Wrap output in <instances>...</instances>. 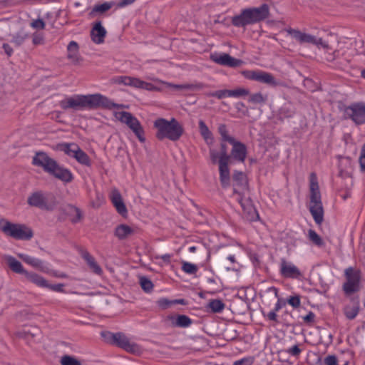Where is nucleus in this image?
<instances>
[{"mask_svg": "<svg viewBox=\"0 0 365 365\" xmlns=\"http://www.w3.org/2000/svg\"><path fill=\"white\" fill-rule=\"evenodd\" d=\"M132 233L133 230L125 225H120L118 226L115 231V236L120 240L126 238Z\"/></svg>", "mask_w": 365, "mask_h": 365, "instance_id": "36", "label": "nucleus"}, {"mask_svg": "<svg viewBox=\"0 0 365 365\" xmlns=\"http://www.w3.org/2000/svg\"><path fill=\"white\" fill-rule=\"evenodd\" d=\"M55 163L53 158L43 152L36 153L33 158V164L41 167L47 173L50 171Z\"/></svg>", "mask_w": 365, "mask_h": 365, "instance_id": "16", "label": "nucleus"}, {"mask_svg": "<svg viewBox=\"0 0 365 365\" xmlns=\"http://www.w3.org/2000/svg\"><path fill=\"white\" fill-rule=\"evenodd\" d=\"M220 155H221L220 151L218 152L217 150H216L213 148L210 149V159L213 163H216L217 162H218V164L220 165Z\"/></svg>", "mask_w": 365, "mask_h": 365, "instance_id": "50", "label": "nucleus"}, {"mask_svg": "<svg viewBox=\"0 0 365 365\" xmlns=\"http://www.w3.org/2000/svg\"><path fill=\"white\" fill-rule=\"evenodd\" d=\"M230 91V97L240 98L241 96H247L249 94V91L244 88H237Z\"/></svg>", "mask_w": 365, "mask_h": 365, "instance_id": "46", "label": "nucleus"}, {"mask_svg": "<svg viewBox=\"0 0 365 365\" xmlns=\"http://www.w3.org/2000/svg\"><path fill=\"white\" fill-rule=\"evenodd\" d=\"M67 57L74 64L80 61L78 46L76 41H71L67 46Z\"/></svg>", "mask_w": 365, "mask_h": 365, "instance_id": "27", "label": "nucleus"}, {"mask_svg": "<svg viewBox=\"0 0 365 365\" xmlns=\"http://www.w3.org/2000/svg\"><path fill=\"white\" fill-rule=\"evenodd\" d=\"M359 310V302H353L351 304H349L345 307L344 308V314L349 319H354Z\"/></svg>", "mask_w": 365, "mask_h": 365, "instance_id": "35", "label": "nucleus"}, {"mask_svg": "<svg viewBox=\"0 0 365 365\" xmlns=\"http://www.w3.org/2000/svg\"><path fill=\"white\" fill-rule=\"evenodd\" d=\"M61 365H81V362L73 356L66 355L61 359Z\"/></svg>", "mask_w": 365, "mask_h": 365, "instance_id": "44", "label": "nucleus"}, {"mask_svg": "<svg viewBox=\"0 0 365 365\" xmlns=\"http://www.w3.org/2000/svg\"><path fill=\"white\" fill-rule=\"evenodd\" d=\"M309 210L316 223L320 224L323 220L324 212L317 177L315 173H311L309 176Z\"/></svg>", "mask_w": 365, "mask_h": 365, "instance_id": "4", "label": "nucleus"}, {"mask_svg": "<svg viewBox=\"0 0 365 365\" xmlns=\"http://www.w3.org/2000/svg\"><path fill=\"white\" fill-rule=\"evenodd\" d=\"M225 307V303L222 300L217 299L210 300L206 306L208 312L215 314L222 313Z\"/></svg>", "mask_w": 365, "mask_h": 365, "instance_id": "30", "label": "nucleus"}, {"mask_svg": "<svg viewBox=\"0 0 365 365\" xmlns=\"http://www.w3.org/2000/svg\"><path fill=\"white\" fill-rule=\"evenodd\" d=\"M243 76L249 80L256 81L260 83H264L270 86H277L279 83L276 81L274 77L265 71L259 70H247L242 72Z\"/></svg>", "mask_w": 365, "mask_h": 365, "instance_id": "12", "label": "nucleus"}, {"mask_svg": "<svg viewBox=\"0 0 365 365\" xmlns=\"http://www.w3.org/2000/svg\"><path fill=\"white\" fill-rule=\"evenodd\" d=\"M2 48L4 49V51H5V53L9 56H11L12 53H13V49L11 47V46L8 43H4L3 46H2Z\"/></svg>", "mask_w": 365, "mask_h": 365, "instance_id": "62", "label": "nucleus"}, {"mask_svg": "<svg viewBox=\"0 0 365 365\" xmlns=\"http://www.w3.org/2000/svg\"><path fill=\"white\" fill-rule=\"evenodd\" d=\"M267 317L271 320V321H274V322H277V312H275L274 311L272 310L270 311L267 314Z\"/></svg>", "mask_w": 365, "mask_h": 365, "instance_id": "64", "label": "nucleus"}, {"mask_svg": "<svg viewBox=\"0 0 365 365\" xmlns=\"http://www.w3.org/2000/svg\"><path fill=\"white\" fill-rule=\"evenodd\" d=\"M252 361L250 359H242L234 362V365H251Z\"/></svg>", "mask_w": 365, "mask_h": 365, "instance_id": "60", "label": "nucleus"}, {"mask_svg": "<svg viewBox=\"0 0 365 365\" xmlns=\"http://www.w3.org/2000/svg\"><path fill=\"white\" fill-rule=\"evenodd\" d=\"M314 45H316L318 47H322L323 48L328 49L329 48V44L327 42L324 41L322 38H317L314 36Z\"/></svg>", "mask_w": 365, "mask_h": 365, "instance_id": "55", "label": "nucleus"}, {"mask_svg": "<svg viewBox=\"0 0 365 365\" xmlns=\"http://www.w3.org/2000/svg\"><path fill=\"white\" fill-rule=\"evenodd\" d=\"M359 164L362 171L365 172V143L362 146L360 158H359Z\"/></svg>", "mask_w": 365, "mask_h": 365, "instance_id": "54", "label": "nucleus"}, {"mask_svg": "<svg viewBox=\"0 0 365 365\" xmlns=\"http://www.w3.org/2000/svg\"><path fill=\"white\" fill-rule=\"evenodd\" d=\"M18 256L26 263L32 266L33 267L39 269L41 271L46 270V267L44 266L43 262L41 259L22 253L18 254Z\"/></svg>", "mask_w": 365, "mask_h": 365, "instance_id": "26", "label": "nucleus"}, {"mask_svg": "<svg viewBox=\"0 0 365 365\" xmlns=\"http://www.w3.org/2000/svg\"><path fill=\"white\" fill-rule=\"evenodd\" d=\"M59 149L68 156L75 158L79 163L90 165L91 161L87 154L75 143H62L58 145Z\"/></svg>", "mask_w": 365, "mask_h": 365, "instance_id": "10", "label": "nucleus"}, {"mask_svg": "<svg viewBox=\"0 0 365 365\" xmlns=\"http://www.w3.org/2000/svg\"><path fill=\"white\" fill-rule=\"evenodd\" d=\"M139 282H140V284L142 289L145 292H149L153 289V282H151V280H150L146 277H143V276L140 277Z\"/></svg>", "mask_w": 365, "mask_h": 365, "instance_id": "42", "label": "nucleus"}, {"mask_svg": "<svg viewBox=\"0 0 365 365\" xmlns=\"http://www.w3.org/2000/svg\"><path fill=\"white\" fill-rule=\"evenodd\" d=\"M154 126L157 129L156 137L159 140L168 138L172 141H176L183 133L182 125L175 118L170 120L158 118L155 121Z\"/></svg>", "mask_w": 365, "mask_h": 365, "instance_id": "2", "label": "nucleus"}, {"mask_svg": "<svg viewBox=\"0 0 365 365\" xmlns=\"http://www.w3.org/2000/svg\"><path fill=\"white\" fill-rule=\"evenodd\" d=\"M293 110L291 109L290 106H284L281 109V114L284 117H290L292 115Z\"/></svg>", "mask_w": 365, "mask_h": 365, "instance_id": "58", "label": "nucleus"}, {"mask_svg": "<svg viewBox=\"0 0 365 365\" xmlns=\"http://www.w3.org/2000/svg\"><path fill=\"white\" fill-rule=\"evenodd\" d=\"M352 162L350 158L343 157L340 158L339 163V168L340 170V174L342 176L349 175L350 170H351Z\"/></svg>", "mask_w": 365, "mask_h": 365, "instance_id": "31", "label": "nucleus"}, {"mask_svg": "<svg viewBox=\"0 0 365 365\" xmlns=\"http://www.w3.org/2000/svg\"><path fill=\"white\" fill-rule=\"evenodd\" d=\"M199 130L207 144L211 145L213 143L212 135L203 120L199 121Z\"/></svg>", "mask_w": 365, "mask_h": 365, "instance_id": "34", "label": "nucleus"}, {"mask_svg": "<svg viewBox=\"0 0 365 365\" xmlns=\"http://www.w3.org/2000/svg\"><path fill=\"white\" fill-rule=\"evenodd\" d=\"M115 82L118 84L128 86L138 89H143L146 91H157L159 88L148 82L140 80V78L127 76H118L115 79Z\"/></svg>", "mask_w": 365, "mask_h": 365, "instance_id": "11", "label": "nucleus"}, {"mask_svg": "<svg viewBox=\"0 0 365 365\" xmlns=\"http://www.w3.org/2000/svg\"><path fill=\"white\" fill-rule=\"evenodd\" d=\"M106 34V31L101 23H96L91 31L92 40L96 43H101L103 41Z\"/></svg>", "mask_w": 365, "mask_h": 365, "instance_id": "25", "label": "nucleus"}, {"mask_svg": "<svg viewBox=\"0 0 365 365\" xmlns=\"http://www.w3.org/2000/svg\"><path fill=\"white\" fill-rule=\"evenodd\" d=\"M158 306L162 309H167L171 305L174 304L173 300H169L165 298L160 299L158 301Z\"/></svg>", "mask_w": 365, "mask_h": 365, "instance_id": "52", "label": "nucleus"}, {"mask_svg": "<svg viewBox=\"0 0 365 365\" xmlns=\"http://www.w3.org/2000/svg\"><path fill=\"white\" fill-rule=\"evenodd\" d=\"M344 274L346 282L343 285V289L346 294H351L359 292L361 288V272L356 269L349 267L345 269Z\"/></svg>", "mask_w": 365, "mask_h": 365, "instance_id": "9", "label": "nucleus"}, {"mask_svg": "<svg viewBox=\"0 0 365 365\" xmlns=\"http://www.w3.org/2000/svg\"><path fill=\"white\" fill-rule=\"evenodd\" d=\"M287 303L294 308H298L301 304V300L299 295H294L289 297L287 299Z\"/></svg>", "mask_w": 365, "mask_h": 365, "instance_id": "49", "label": "nucleus"}, {"mask_svg": "<svg viewBox=\"0 0 365 365\" xmlns=\"http://www.w3.org/2000/svg\"><path fill=\"white\" fill-rule=\"evenodd\" d=\"M30 26L33 29H35L37 30H41L45 28L46 24L42 19H38L32 21L30 24Z\"/></svg>", "mask_w": 365, "mask_h": 365, "instance_id": "51", "label": "nucleus"}, {"mask_svg": "<svg viewBox=\"0 0 365 365\" xmlns=\"http://www.w3.org/2000/svg\"><path fill=\"white\" fill-rule=\"evenodd\" d=\"M280 271L283 277L287 278H298L302 274L297 266L290 262L282 260L280 264Z\"/></svg>", "mask_w": 365, "mask_h": 365, "instance_id": "18", "label": "nucleus"}, {"mask_svg": "<svg viewBox=\"0 0 365 365\" xmlns=\"http://www.w3.org/2000/svg\"><path fill=\"white\" fill-rule=\"evenodd\" d=\"M218 132L220 134L222 140L224 141H227L228 143H233L235 138L228 134V131L227 130V127L224 124H221L218 127Z\"/></svg>", "mask_w": 365, "mask_h": 365, "instance_id": "41", "label": "nucleus"}, {"mask_svg": "<svg viewBox=\"0 0 365 365\" xmlns=\"http://www.w3.org/2000/svg\"><path fill=\"white\" fill-rule=\"evenodd\" d=\"M267 101V97L261 93H256L250 96L249 101L254 104H262Z\"/></svg>", "mask_w": 365, "mask_h": 365, "instance_id": "43", "label": "nucleus"}, {"mask_svg": "<svg viewBox=\"0 0 365 365\" xmlns=\"http://www.w3.org/2000/svg\"><path fill=\"white\" fill-rule=\"evenodd\" d=\"M4 259L10 269L16 273L23 274L25 275V273L27 272L24 268L21 263L16 259L14 257L10 255H6L4 257Z\"/></svg>", "mask_w": 365, "mask_h": 365, "instance_id": "28", "label": "nucleus"}, {"mask_svg": "<svg viewBox=\"0 0 365 365\" xmlns=\"http://www.w3.org/2000/svg\"><path fill=\"white\" fill-rule=\"evenodd\" d=\"M268 14L269 7L267 4H262L259 7L247 8L232 19V24L238 27L245 26L266 19Z\"/></svg>", "mask_w": 365, "mask_h": 365, "instance_id": "3", "label": "nucleus"}, {"mask_svg": "<svg viewBox=\"0 0 365 365\" xmlns=\"http://www.w3.org/2000/svg\"><path fill=\"white\" fill-rule=\"evenodd\" d=\"M233 192L236 200L240 202L245 217L250 221L258 219V213L249 197V190L246 175L242 172L233 174Z\"/></svg>", "mask_w": 365, "mask_h": 365, "instance_id": "1", "label": "nucleus"}, {"mask_svg": "<svg viewBox=\"0 0 365 365\" xmlns=\"http://www.w3.org/2000/svg\"><path fill=\"white\" fill-rule=\"evenodd\" d=\"M288 33L291 35L292 38L300 43H307L313 44L314 36L294 29L289 30Z\"/></svg>", "mask_w": 365, "mask_h": 365, "instance_id": "24", "label": "nucleus"}, {"mask_svg": "<svg viewBox=\"0 0 365 365\" xmlns=\"http://www.w3.org/2000/svg\"><path fill=\"white\" fill-rule=\"evenodd\" d=\"M210 58L215 63L229 66V67H239L242 65L243 61L240 59L235 58L230 55L225 53H214L210 56Z\"/></svg>", "mask_w": 365, "mask_h": 365, "instance_id": "15", "label": "nucleus"}, {"mask_svg": "<svg viewBox=\"0 0 365 365\" xmlns=\"http://www.w3.org/2000/svg\"><path fill=\"white\" fill-rule=\"evenodd\" d=\"M314 318L315 314L313 312H309L306 316L303 317V320L304 322L312 323L314 322Z\"/></svg>", "mask_w": 365, "mask_h": 365, "instance_id": "59", "label": "nucleus"}, {"mask_svg": "<svg viewBox=\"0 0 365 365\" xmlns=\"http://www.w3.org/2000/svg\"><path fill=\"white\" fill-rule=\"evenodd\" d=\"M83 259L86 260V263L88 264L90 269L93 272L96 274H101L102 273V269L98 265V264L96 262L95 259L88 253L83 254Z\"/></svg>", "mask_w": 365, "mask_h": 365, "instance_id": "33", "label": "nucleus"}, {"mask_svg": "<svg viewBox=\"0 0 365 365\" xmlns=\"http://www.w3.org/2000/svg\"><path fill=\"white\" fill-rule=\"evenodd\" d=\"M325 365H338V360L336 356L329 355L324 359Z\"/></svg>", "mask_w": 365, "mask_h": 365, "instance_id": "56", "label": "nucleus"}, {"mask_svg": "<svg viewBox=\"0 0 365 365\" xmlns=\"http://www.w3.org/2000/svg\"><path fill=\"white\" fill-rule=\"evenodd\" d=\"M63 287L64 285L63 284H52L48 282V286H46V288L57 292H63Z\"/></svg>", "mask_w": 365, "mask_h": 365, "instance_id": "53", "label": "nucleus"}, {"mask_svg": "<svg viewBox=\"0 0 365 365\" xmlns=\"http://www.w3.org/2000/svg\"><path fill=\"white\" fill-rule=\"evenodd\" d=\"M309 239L313 242L315 245L321 246L323 244V241L319 235L314 230H310L308 233Z\"/></svg>", "mask_w": 365, "mask_h": 365, "instance_id": "47", "label": "nucleus"}, {"mask_svg": "<svg viewBox=\"0 0 365 365\" xmlns=\"http://www.w3.org/2000/svg\"><path fill=\"white\" fill-rule=\"evenodd\" d=\"M84 108L93 109L103 108L109 110L115 108H125L127 106L113 103L108 98L99 94L83 95Z\"/></svg>", "mask_w": 365, "mask_h": 365, "instance_id": "5", "label": "nucleus"}, {"mask_svg": "<svg viewBox=\"0 0 365 365\" xmlns=\"http://www.w3.org/2000/svg\"><path fill=\"white\" fill-rule=\"evenodd\" d=\"M154 81L155 82L160 83V84L164 85L167 88H173V89H175V90H180V89H183V88H187V86H186V85L172 84V83H167V82H164V81H160L158 79H154Z\"/></svg>", "mask_w": 365, "mask_h": 365, "instance_id": "48", "label": "nucleus"}, {"mask_svg": "<svg viewBox=\"0 0 365 365\" xmlns=\"http://www.w3.org/2000/svg\"><path fill=\"white\" fill-rule=\"evenodd\" d=\"M232 145L231 155L232 158L239 162L243 163L247 156V148L245 144L237 141L235 139L233 143H230Z\"/></svg>", "mask_w": 365, "mask_h": 365, "instance_id": "19", "label": "nucleus"}, {"mask_svg": "<svg viewBox=\"0 0 365 365\" xmlns=\"http://www.w3.org/2000/svg\"><path fill=\"white\" fill-rule=\"evenodd\" d=\"M101 336L106 342L115 344L128 352L135 354L138 353L140 350L136 344L130 341L122 333L114 334L110 331H103L101 332Z\"/></svg>", "mask_w": 365, "mask_h": 365, "instance_id": "7", "label": "nucleus"}, {"mask_svg": "<svg viewBox=\"0 0 365 365\" xmlns=\"http://www.w3.org/2000/svg\"><path fill=\"white\" fill-rule=\"evenodd\" d=\"M48 173L64 182H70L72 180L71 172L68 169L60 166L56 162Z\"/></svg>", "mask_w": 365, "mask_h": 365, "instance_id": "21", "label": "nucleus"}, {"mask_svg": "<svg viewBox=\"0 0 365 365\" xmlns=\"http://www.w3.org/2000/svg\"><path fill=\"white\" fill-rule=\"evenodd\" d=\"M83 95H75L62 100L60 106L63 109H84Z\"/></svg>", "mask_w": 365, "mask_h": 365, "instance_id": "17", "label": "nucleus"}, {"mask_svg": "<svg viewBox=\"0 0 365 365\" xmlns=\"http://www.w3.org/2000/svg\"><path fill=\"white\" fill-rule=\"evenodd\" d=\"M28 203L42 210H52L56 205V202L52 200L51 197L46 196L39 192L33 193L29 197Z\"/></svg>", "mask_w": 365, "mask_h": 365, "instance_id": "13", "label": "nucleus"}, {"mask_svg": "<svg viewBox=\"0 0 365 365\" xmlns=\"http://www.w3.org/2000/svg\"><path fill=\"white\" fill-rule=\"evenodd\" d=\"M182 270L188 274H195L198 271V267L196 264L182 261Z\"/></svg>", "mask_w": 365, "mask_h": 365, "instance_id": "37", "label": "nucleus"}, {"mask_svg": "<svg viewBox=\"0 0 365 365\" xmlns=\"http://www.w3.org/2000/svg\"><path fill=\"white\" fill-rule=\"evenodd\" d=\"M344 114L356 124H362L365 123V105L361 103L352 104L345 109Z\"/></svg>", "mask_w": 365, "mask_h": 365, "instance_id": "14", "label": "nucleus"}, {"mask_svg": "<svg viewBox=\"0 0 365 365\" xmlns=\"http://www.w3.org/2000/svg\"><path fill=\"white\" fill-rule=\"evenodd\" d=\"M29 34L24 30H20L18 32L11 35V42L16 46H21L25 41L29 38Z\"/></svg>", "mask_w": 365, "mask_h": 365, "instance_id": "32", "label": "nucleus"}, {"mask_svg": "<svg viewBox=\"0 0 365 365\" xmlns=\"http://www.w3.org/2000/svg\"><path fill=\"white\" fill-rule=\"evenodd\" d=\"M135 0H121L118 4V6L120 8L125 7L128 5L132 4Z\"/></svg>", "mask_w": 365, "mask_h": 365, "instance_id": "63", "label": "nucleus"}, {"mask_svg": "<svg viewBox=\"0 0 365 365\" xmlns=\"http://www.w3.org/2000/svg\"><path fill=\"white\" fill-rule=\"evenodd\" d=\"M229 161L227 158L224 155V157L220 162L219 171L220 179L222 187H227L230 185V170L228 168Z\"/></svg>", "mask_w": 365, "mask_h": 365, "instance_id": "20", "label": "nucleus"}, {"mask_svg": "<svg viewBox=\"0 0 365 365\" xmlns=\"http://www.w3.org/2000/svg\"><path fill=\"white\" fill-rule=\"evenodd\" d=\"M114 4V2L113 1L104 2L101 4L96 5L92 11L94 13L103 14L108 11Z\"/></svg>", "mask_w": 365, "mask_h": 365, "instance_id": "40", "label": "nucleus"}, {"mask_svg": "<svg viewBox=\"0 0 365 365\" xmlns=\"http://www.w3.org/2000/svg\"><path fill=\"white\" fill-rule=\"evenodd\" d=\"M220 153H221L220 160L222 159V158L224 157V155H225L227 158V161H230V157L227 153V148L224 143L221 144Z\"/></svg>", "mask_w": 365, "mask_h": 365, "instance_id": "61", "label": "nucleus"}, {"mask_svg": "<svg viewBox=\"0 0 365 365\" xmlns=\"http://www.w3.org/2000/svg\"><path fill=\"white\" fill-rule=\"evenodd\" d=\"M110 200L118 212L122 216H125L128 211L123 201L122 197L117 190H112L110 193Z\"/></svg>", "mask_w": 365, "mask_h": 365, "instance_id": "23", "label": "nucleus"}, {"mask_svg": "<svg viewBox=\"0 0 365 365\" xmlns=\"http://www.w3.org/2000/svg\"><path fill=\"white\" fill-rule=\"evenodd\" d=\"M192 323L191 319L185 315H179L175 319V325L179 327H188Z\"/></svg>", "mask_w": 365, "mask_h": 365, "instance_id": "39", "label": "nucleus"}, {"mask_svg": "<svg viewBox=\"0 0 365 365\" xmlns=\"http://www.w3.org/2000/svg\"><path fill=\"white\" fill-rule=\"evenodd\" d=\"M110 200L118 212L122 216H125L128 211L123 201L122 197L117 190H112L110 193Z\"/></svg>", "mask_w": 365, "mask_h": 365, "instance_id": "22", "label": "nucleus"}, {"mask_svg": "<svg viewBox=\"0 0 365 365\" xmlns=\"http://www.w3.org/2000/svg\"><path fill=\"white\" fill-rule=\"evenodd\" d=\"M24 276L29 282L35 284L39 287L46 288V287L48 286V281L44 277L36 273L27 272L25 273Z\"/></svg>", "mask_w": 365, "mask_h": 365, "instance_id": "29", "label": "nucleus"}, {"mask_svg": "<svg viewBox=\"0 0 365 365\" xmlns=\"http://www.w3.org/2000/svg\"><path fill=\"white\" fill-rule=\"evenodd\" d=\"M1 229L4 234L16 240H29L33 237L31 230L21 224H14L6 221L2 223Z\"/></svg>", "mask_w": 365, "mask_h": 365, "instance_id": "8", "label": "nucleus"}, {"mask_svg": "<svg viewBox=\"0 0 365 365\" xmlns=\"http://www.w3.org/2000/svg\"><path fill=\"white\" fill-rule=\"evenodd\" d=\"M301 351L297 345H294L287 349V353L294 356H299Z\"/></svg>", "mask_w": 365, "mask_h": 365, "instance_id": "57", "label": "nucleus"}, {"mask_svg": "<svg viewBox=\"0 0 365 365\" xmlns=\"http://www.w3.org/2000/svg\"><path fill=\"white\" fill-rule=\"evenodd\" d=\"M68 212L73 222L76 223L81 220L82 214L78 208L71 206Z\"/></svg>", "mask_w": 365, "mask_h": 365, "instance_id": "38", "label": "nucleus"}, {"mask_svg": "<svg viewBox=\"0 0 365 365\" xmlns=\"http://www.w3.org/2000/svg\"><path fill=\"white\" fill-rule=\"evenodd\" d=\"M209 96L216 97L218 99H222L227 97H230V91L227 89L219 90L210 93Z\"/></svg>", "mask_w": 365, "mask_h": 365, "instance_id": "45", "label": "nucleus"}, {"mask_svg": "<svg viewBox=\"0 0 365 365\" xmlns=\"http://www.w3.org/2000/svg\"><path fill=\"white\" fill-rule=\"evenodd\" d=\"M119 109H113L115 118L122 123L125 124L140 142H144L145 140L144 130L140 121L130 113L118 110Z\"/></svg>", "mask_w": 365, "mask_h": 365, "instance_id": "6", "label": "nucleus"}]
</instances>
